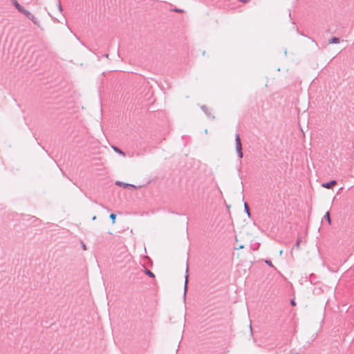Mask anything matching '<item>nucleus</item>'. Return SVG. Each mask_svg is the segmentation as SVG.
I'll return each mask as SVG.
<instances>
[{
	"label": "nucleus",
	"mask_w": 354,
	"mask_h": 354,
	"mask_svg": "<svg viewBox=\"0 0 354 354\" xmlns=\"http://www.w3.org/2000/svg\"><path fill=\"white\" fill-rule=\"evenodd\" d=\"M299 243H300V239H298L297 240V242L295 243V244L293 245V249L294 248L298 249L299 248Z\"/></svg>",
	"instance_id": "14"
},
{
	"label": "nucleus",
	"mask_w": 354,
	"mask_h": 354,
	"mask_svg": "<svg viewBox=\"0 0 354 354\" xmlns=\"http://www.w3.org/2000/svg\"><path fill=\"white\" fill-rule=\"evenodd\" d=\"M323 219H326V220H327V221H328V223L329 225H330V224H331V219H330V212H329V211H328V212L325 214V215L324 216Z\"/></svg>",
	"instance_id": "11"
},
{
	"label": "nucleus",
	"mask_w": 354,
	"mask_h": 354,
	"mask_svg": "<svg viewBox=\"0 0 354 354\" xmlns=\"http://www.w3.org/2000/svg\"><path fill=\"white\" fill-rule=\"evenodd\" d=\"M339 39L338 37H332L328 41V44H339Z\"/></svg>",
	"instance_id": "10"
},
{
	"label": "nucleus",
	"mask_w": 354,
	"mask_h": 354,
	"mask_svg": "<svg viewBox=\"0 0 354 354\" xmlns=\"http://www.w3.org/2000/svg\"><path fill=\"white\" fill-rule=\"evenodd\" d=\"M188 270H189V268H188V266H187L186 275H185V286H184V296H183L185 299L186 298V293H187V291L188 289V282H189Z\"/></svg>",
	"instance_id": "3"
},
{
	"label": "nucleus",
	"mask_w": 354,
	"mask_h": 354,
	"mask_svg": "<svg viewBox=\"0 0 354 354\" xmlns=\"http://www.w3.org/2000/svg\"><path fill=\"white\" fill-rule=\"evenodd\" d=\"M12 5L16 8V9L21 13H24L25 12V11L26 10V9L24 8L23 6H21L17 0H10Z\"/></svg>",
	"instance_id": "4"
},
{
	"label": "nucleus",
	"mask_w": 354,
	"mask_h": 354,
	"mask_svg": "<svg viewBox=\"0 0 354 354\" xmlns=\"http://www.w3.org/2000/svg\"><path fill=\"white\" fill-rule=\"evenodd\" d=\"M104 57H109V55H108V54H105V55H104Z\"/></svg>",
	"instance_id": "23"
},
{
	"label": "nucleus",
	"mask_w": 354,
	"mask_h": 354,
	"mask_svg": "<svg viewBox=\"0 0 354 354\" xmlns=\"http://www.w3.org/2000/svg\"><path fill=\"white\" fill-rule=\"evenodd\" d=\"M113 149L120 155H122V156H125V153L121 150L119 147L116 146H112Z\"/></svg>",
	"instance_id": "8"
},
{
	"label": "nucleus",
	"mask_w": 354,
	"mask_h": 354,
	"mask_svg": "<svg viewBox=\"0 0 354 354\" xmlns=\"http://www.w3.org/2000/svg\"><path fill=\"white\" fill-rule=\"evenodd\" d=\"M96 219V216H94L93 218H92V220L95 221Z\"/></svg>",
	"instance_id": "22"
},
{
	"label": "nucleus",
	"mask_w": 354,
	"mask_h": 354,
	"mask_svg": "<svg viewBox=\"0 0 354 354\" xmlns=\"http://www.w3.org/2000/svg\"><path fill=\"white\" fill-rule=\"evenodd\" d=\"M244 207H245V212L250 216V207H249L248 205L246 203H245V204H244Z\"/></svg>",
	"instance_id": "12"
},
{
	"label": "nucleus",
	"mask_w": 354,
	"mask_h": 354,
	"mask_svg": "<svg viewBox=\"0 0 354 354\" xmlns=\"http://www.w3.org/2000/svg\"><path fill=\"white\" fill-rule=\"evenodd\" d=\"M235 142H236V150L237 155L239 158H242L243 153L242 151V144L241 141V138L239 133H236L235 136Z\"/></svg>",
	"instance_id": "1"
},
{
	"label": "nucleus",
	"mask_w": 354,
	"mask_h": 354,
	"mask_svg": "<svg viewBox=\"0 0 354 354\" xmlns=\"http://www.w3.org/2000/svg\"><path fill=\"white\" fill-rule=\"evenodd\" d=\"M24 15H26L28 19L32 21L34 24L39 26V21L38 19L29 11L26 10L25 12L23 13Z\"/></svg>",
	"instance_id": "2"
},
{
	"label": "nucleus",
	"mask_w": 354,
	"mask_h": 354,
	"mask_svg": "<svg viewBox=\"0 0 354 354\" xmlns=\"http://www.w3.org/2000/svg\"><path fill=\"white\" fill-rule=\"evenodd\" d=\"M242 248H243V245H240L238 249H242Z\"/></svg>",
	"instance_id": "21"
},
{
	"label": "nucleus",
	"mask_w": 354,
	"mask_h": 354,
	"mask_svg": "<svg viewBox=\"0 0 354 354\" xmlns=\"http://www.w3.org/2000/svg\"><path fill=\"white\" fill-rule=\"evenodd\" d=\"M335 185H337V181L335 180H332L329 182L323 183L322 187L326 189H331Z\"/></svg>",
	"instance_id": "6"
},
{
	"label": "nucleus",
	"mask_w": 354,
	"mask_h": 354,
	"mask_svg": "<svg viewBox=\"0 0 354 354\" xmlns=\"http://www.w3.org/2000/svg\"><path fill=\"white\" fill-rule=\"evenodd\" d=\"M81 245H82V248L84 250H86V246L85 245V243L84 242L82 241L81 243Z\"/></svg>",
	"instance_id": "17"
},
{
	"label": "nucleus",
	"mask_w": 354,
	"mask_h": 354,
	"mask_svg": "<svg viewBox=\"0 0 354 354\" xmlns=\"http://www.w3.org/2000/svg\"><path fill=\"white\" fill-rule=\"evenodd\" d=\"M201 110L204 112V113L207 115V118L211 119H214V115H212L208 107L206 105H202L201 106Z\"/></svg>",
	"instance_id": "5"
},
{
	"label": "nucleus",
	"mask_w": 354,
	"mask_h": 354,
	"mask_svg": "<svg viewBox=\"0 0 354 354\" xmlns=\"http://www.w3.org/2000/svg\"><path fill=\"white\" fill-rule=\"evenodd\" d=\"M144 272L149 277H151V278H154L155 277V274L150 270H148V269L145 268Z\"/></svg>",
	"instance_id": "9"
},
{
	"label": "nucleus",
	"mask_w": 354,
	"mask_h": 354,
	"mask_svg": "<svg viewBox=\"0 0 354 354\" xmlns=\"http://www.w3.org/2000/svg\"><path fill=\"white\" fill-rule=\"evenodd\" d=\"M239 1L244 3H248L249 1V0H239Z\"/></svg>",
	"instance_id": "20"
},
{
	"label": "nucleus",
	"mask_w": 354,
	"mask_h": 354,
	"mask_svg": "<svg viewBox=\"0 0 354 354\" xmlns=\"http://www.w3.org/2000/svg\"><path fill=\"white\" fill-rule=\"evenodd\" d=\"M115 184L117 185H119L120 187H122L124 188H127V187H132V188H135L136 187L132 185V184H128V183H122V182H120V181H116Z\"/></svg>",
	"instance_id": "7"
},
{
	"label": "nucleus",
	"mask_w": 354,
	"mask_h": 354,
	"mask_svg": "<svg viewBox=\"0 0 354 354\" xmlns=\"http://www.w3.org/2000/svg\"><path fill=\"white\" fill-rule=\"evenodd\" d=\"M173 10H174V12H180V13L183 12V10H181V9H178V8H175V9H174Z\"/></svg>",
	"instance_id": "15"
},
{
	"label": "nucleus",
	"mask_w": 354,
	"mask_h": 354,
	"mask_svg": "<svg viewBox=\"0 0 354 354\" xmlns=\"http://www.w3.org/2000/svg\"><path fill=\"white\" fill-rule=\"evenodd\" d=\"M290 304H291V305H292V306H295V305H296V303H295V300H294V299H292V300L290 301Z\"/></svg>",
	"instance_id": "18"
},
{
	"label": "nucleus",
	"mask_w": 354,
	"mask_h": 354,
	"mask_svg": "<svg viewBox=\"0 0 354 354\" xmlns=\"http://www.w3.org/2000/svg\"><path fill=\"white\" fill-rule=\"evenodd\" d=\"M110 218L111 219L112 223H115L116 219V215L113 213L110 214Z\"/></svg>",
	"instance_id": "13"
},
{
	"label": "nucleus",
	"mask_w": 354,
	"mask_h": 354,
	"mask_svg": "<svg viewBox=\"0 0 354 354\" xmlns=\"http://www.w3.org/2000/svg\"><path fill=\"white\" fill-rule=\"evenodd\" d=\"M57 6H58V9L59 10V11H62V6H61V4L59 2L58 3Z\"/></svg>",
	"instance_id": "19"
},
{
	"label": "nucleus",
	"mask_w": 354,
	"mask_h": 354,
	"mask_svg": "<svg viewBox=\"0 0 354 354\" xmlns=\"http://www.w3.org/2000/svg\"><path fill=\"white\" fill-rule=\"evenodd\" d=\"M266 263L268 266L273 267V265H272V262H271V261H270V260H266Z\"/></svg>",
	"instance_id": "16"
}]
</instances>
